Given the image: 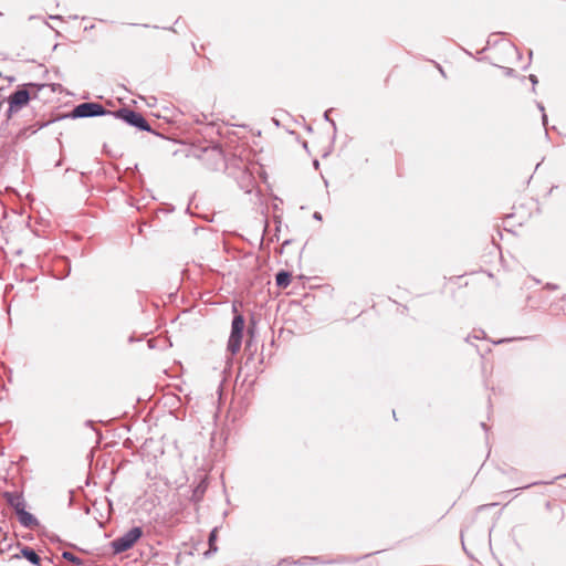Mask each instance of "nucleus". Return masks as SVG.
I'll list each match as a JSON object with an SVG mask.
<instances>
[{
    "mask_svg": "<svg viewBox=\"0 0 566 566\" xmlns=\"http://www.w3.org/2000/svg\"><path fill=\"white\" fill-rule=\"evenodd\" d=\"M109 115L114 119H120L125 123H127L130 126H134L143 132H151V127L148 124V122L145 119V117L130 108H119L113 113H109Z\"/></svg>",
    "mask_w": 566,
    "mask_h": 566,
    "instance_id": "1",
    "label": "nucleus"
},
{
    "mask_svg": "<svg viewBox=\"0 0 566 566\" xmlns=\"http://www.w3.org/2000/svg\"><path fill=\"white\" fill-rule=\"evenodd\" d=\"M143 530L139 526H135L118 536L114 541L111 542L112 549L114 554H120L128 549H130L135 543L142 537Z\"/></svg>",
    "mask_w": 566,
    "mask_h": 566,
    "instance_id": "2",
    "label": "nucleus"
},
{
    "mask_svg": "<svg viewBox=\"0 0 566 566\" xmlns=\"http://www.w3.org/2000/svg\"><path fill=\"white\" fill-rule=\"evenodd\" d=\"M113 113L112 111H107L102 104L87 102L82 103L75 106L72 111V118H84V117H94V116H103L109 115Z\"/></svg>",
    "mask_w": 566,
    "mask_h": 566,
    "instance_id": "3",
    "label": "nucleus"
},
{
    "mask_svg": "<svg viewBox=\"0 0 566 566\" xmlns=\"http://www.w3.org/2000/svg\"><path fill=\"white\" fill-rule=\"evenodd\" d=\"M30 101V93L27 88H20L13 92L8 97V115L9 117L13 114L19 112L22 107H24Z\"/></svg>",
    "mask_w": 566,
    "mask_h": 566,
    "instance_id": "4",
    "label": "nucleus"
},
{
    "mask_svg": "<svg viewBox=\"0 0 566 566\" xmlns=\"http://www.w3.org/2000/svg\"><path fill=\"white\" fill-rule=\"evenodd\" d=\"M206 160H212L211 168L217 170L223 168L224 165V155L219 147H211L205 150Z\"/></svg>",
    "mask_w": 566,
    "mask_h": 566,
    "instance_id": "5",
    "label": "nucleus"
},
{
    "mask_svg": "<svg viewBox=\"0 0 566 566\" xmlns=\"http://www.w3.org/2000/svg\"><path fill=\"white\" fill-rule=\"evenodd\" d=\"M3 497L6 502L14 510L15 514L25 509V501L21 493L4 492Z\"/></svg>",
    "mask_w": 566,
    "mask_h": 566,
    "instance_id": "6",
    "label": "nucleus"
},
{
    "mask_svg": "<svg viewBox=\"0 0 566 566\" xmlns=\"http://www.w3.org/2000/svg\"><path fill=\"white\" fill-rule=\"evenodd\" d=\"M20 524L27 528L33 530L39 526V521L34 515L27 512L25 509L17 513Z\"/></svg>",
    "mask_w": 566,
    "mask_h": 566,
    "instance_id": "7",
    "label": "nucleus"
},
{
    "mask_svg": "<svg viewBox=\"0 0 566 566\" xmlns=\"http://www.w3.org/2000/svg\"><path fill=\"white\" fill-rule=\"evenodd\" d=\"M20 556L24 557L33 565H40V562H41L40 556L36 554V552L33 548H31L29 546H23L20 551V555H15L14 557L19 558Z\"/></svg>",
    "mask_w": 566,
    "mask_h": 566,
    "instance_id": "8",
    "label": "nucleus"
},
{
    "mask_svg": "<svg viewBox=\"0 0 566 566\" xmlns=\"http://www.w3.org/2000/svg\"><path fill=\"white\" fill-rule=\"evenodd\" d=\"M243 328H244L243 317L241 315L234 316V318L232 321V325H231V334L230 335L242 336Z\"/></svg>",
    "mask_w": 566,
    "mask_h": 566,
    "instance_id": "9",
    "label": "nucleus"
},
{
    "mask_svg": "<svg viewBox=\"0 0 566 566\" xmlns=\"http://www.w3.org/2000/svg\"><path fill=\"white\" fill-rule=\"evenodd\" d=\"M241 343H242V336L230 335L229 340H228V350L232 355H235L241 348Z\"/></svg>",
    "mask_w": 566,
    "mask_h": 566,
    "instance_id": "10",
    "label": "nucleus"
},
{
    "mask_svg": "<svg viewBox=\"0 0 566 566\" xmlns=\"http://www.w3.org/2000/svg\"><path fill=\"white\" fill-rule=\"evenodd\" d=\"M275 282L279 287H286L291 282V274L286 271H280L275 276Z\"/></svg>",
    "mask_w": 566,
    "mask_h": 566,
    "instance_id": "11",
    "label": "nucleus"
},
{
    "mask_svg": "<svg viewBox=\"0 0 566 566\" xmlns=\"http://www.w3.org/2000/svg\"><path fill=\"white\" fill-rule=\"evenodd\" d=\"M206 489H207V483L205 480H202L198 485L197 488L193 490V494H192V497L195 500H199L203 493L206 492Z\"/></svg>",
    "mask_w": 566,
    "mask_h": 566,
    "instance_id": "12",
    "label": "nucleus"
},
{
    "mask_svg": "<svg viewBox=\"0 0 566 566\" xmlns=\"http://www.w3.org/2000/svg\"><path fill=\"white\" fill-rule=\"evenodd\" d=\"M63 558L72 562L73 564H76V565H81L82 564V560L81 558H78L77 556H75L73 553L71 552H64L62 554Z\"/></svg>",
    "mask_w": 566,
    "mask_h": 566,
    "instance_id": "13",
    "label": "nucleus"
},
{
    "mask_svg": "<svg viewBox=\"0 0 566 566\" xmlns=\"http://www.w3.org/2000/svg\"><path fill=\"white\" fill-rule=\"evenodd\" d=\"M214 541H216V530H213L210 533V536H209V547H210V549L206 553V555H208L210 552H217L218 548L214 545Z\"/></svg>",
    "mask_w": 566,
    "mask_h": 566,
    "instance_id": "14",
    "label": "nucleus"
},
{
    "mask_svg": "<svg viewBox=\"0 0 566 566\" xmlns=\"http://www.w3.org/2000/svg\"><path fill=\"white\" fill-rule=\"evenodd\" d=\"M537 107L538 109L542 112V122H543V125L546 126L547 125V115L545 113V108H544V105L542 103H537Z\"/></svg>",
    "mask_w": 566,
    "mask_h": 566,
    "instance_id": "15",
    "label": "nucleus"
},
{
    "mask_svg": "<svg viewBox=\"0 0 566 566\" xmlns=\"http://www.w3.org/2000/svg\"><path fill=\"white\" fill-rule=\"evenodd\" d=\"M530 80H531V82H532V84H533V90H535V85H536V84H537V82H538V81H537V77H536L535 75L531 74V75H530Z\"/></svg>",
    "mask_w": 566,
    "mask_h": 566,
    "instance_id": "16",
    "label": "nucleus"
},
{
    "mask_svg": "<svg viewBox=\"0 0 566 566\" xmlns=\"http://www.w3.org/2000/svg\"><path fill=\"white\" fill-rule=\"evenodd\" d=\"M328 113H329V111H326V112L324 113V118H325L326 120L331 122V124L333 125V127H335V122L329 119Z\"/></svg>",
    "mask_w": 566,
    "mask_h": 566,
    "instance_id": "17",
    "label": "nucleus"
},
{
    "mask_svg": "<svg viewBox=\"0 0 566 566\" xmlns=\"http://www.w3.org/2000/svg\"><path fill=\"white\" fill-rule=\"evenodd\" d=\"M545 287L548 289V290H556L557 285L552 284V283H547Z\"/></svg>",
    "mask_w": 566,
    "mask_h": 566,
    "instance_id": "18",
    "label": "nucleus"
},
{
    "mask_svg": "<svg viewBox=\"0 0 566 566\" xmlns=\"http://www.w3.org/2000/svg\"><path fill=\"white\" fill-rule=\"evenodd\" d=\"M483 336H484V332H483V331H480V332H479V334H474V336H473V337H474V338H476V339H479V338H481V337H483Z\"/></svg>",
    "mask_w": 566,
    "mask_h": 566,
    "instance_id": "19",
    "label": "nucleus"
},
{
    "mask_svg": "<svg viewBox=\"0 0 566 566\" xmlns=\"http://www.w3.org/2000/svg\"><path fill=\"white\" fill-rule=\"evenodd\" d=\"M316 220H321L322 219V216L319 212H315L314 216H313Z\"/></svg>",
    "mask_w": 566,
    "mask_h": 566,
    "instance_id": "20",
    "label": "nucleus"
},
{
    "mask_svg": "<svg viewBox=\"0 0 566 566\" xmlns=\"http://www.w3.org/2000/svg\"><path fill=\"white\" fill-rule=\"evenodd\" d=\"M560 476H566V473L562 474Z\"/></svg>",
    "mask_w": 566,
    "mask_h": 566,
    "instance_id": "21",
    "label": "nucleus"
}]
</instances>
